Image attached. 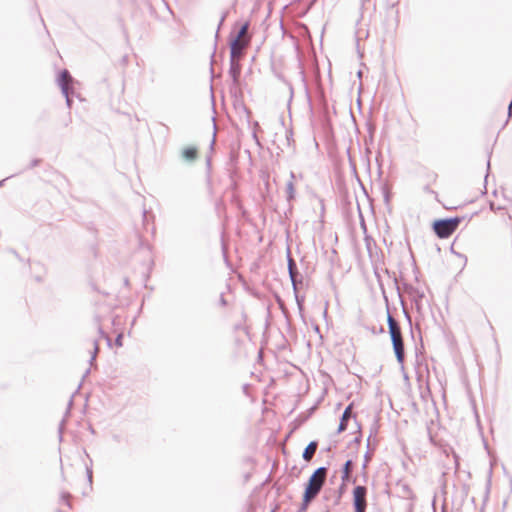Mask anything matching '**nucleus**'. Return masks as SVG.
Instances as JSON below:
<instances>
[{
  "mask_svg": "<svg viewBox=\"0 0 512 512\" xmlns=\"http://www.w3.org/2000/svg\"><path fill=\"white\" fill-rule=\"evenodd\" d=\"M383 294H385L383 292ZM384 299L387 304V325H388V333L390 335L392 348L396 357L397 362L400 364V367L404 368V360H405V349H404V341L402 337L401 327L399 323L394 319L392 314L390 313V309L388 306V298L384 295Z\"/></svg>",
  "mask_w": 512,
  "mask_h": 512,
  "instance_id": "obj_1",
  "label": "nucleus"
},
{
  "mask_svg": "<svg viewBox=\"0 0 512 512\" xmlns=\"http://www.w3.org/2000/svg\"><path fill=\"white\" fill-rule=\"evenodd\" d=\"M367 492L368 489L364 485H356L352 491V504L354 512H366L367 503Z\"/></svg>",
  "mask_w": 512,
  "mask_h": 512,
  "instance_id": "obj_2",
  "label": "nucleus"
},
{
  "mask_svg": "<svg viewBox=\"0 0 512 512\" xmlns=\"http://www.w3.org/2000/svg\"><path fill=\"white\" fill-rule=\"evenodd\" d=\"M56 80L62 95L65 97L67 107L71 108L73 100L70 97L68 83L73 81L72 76L67 69H63L58 73Z\"/></svg>",
  "mask_w": 512,
  "mask_h": 512,
  "instance_id": "obj_3",
  "label": "nucleus"
},
{
  "mask_svg": "<svg viewBox=\"0 0 512 512\" xmlns=\"http://www.w3.org/2000/svg\"><path fill=\"white\" fill-rule=\"evenodd\" d=\"M287 266L293 290L299 289V287L303 285L304 278L303 275L299 272L296 262L292 258L289 249L287 250Z\"/></svg>",
  "mask_w": 512,
  "mask_h": 512,
  "instance_id": "obj_4",
  "label": "nucleus"
},
{
  "mask_svg": "<svg viewBox=\"0 0 512 512\" xmlns=\"http://www.w3.org/2000/svg\"><path fill=\"white\" fill-rule=\"evenodd\" d=\"M432 230L440 239H447L454 233L447 218L435 219L432 222Z\"/></svg>",
  "mask_w": 512,
  "mask_h": 512,
  "instance_id": "obj_5",
  "label": "nucleus"
},
{
  "mask_svg": "<svg viewBox=\"0 0 512 512\" xmlns=\"http://www.w3.org/2000/svg\"><path fill=\"white\" fill-rule=\"evenodd\" d=\"M242 66L239 61L236 59H230V67L228 70V74L232 80L230 91L233 93V90L239 88L240 86V75H241Z\"/></svg>",
  "mask_w": 512,
  "mask_h": 512,
  "instance_id": "obj_6",
  "label": "nucleus"
},
{
  "mask_svg": "<svg viewBox=\"0 0 512 512\" xmlns=\"http://www.w3.org/2000/svg\"><path fill=\"white\" fill-rule=\"evenodd\" d=\"M402 285H403L405 292L409 295L412 302L414 303L416 310L420 311L421 307H422V300L425 296L424 292L420 291L418 288H415L412 285L405 283V282Z\"/></svg>",
  "mask_w": 512,
  "mask_h": 512,
  "instance_id": "obj_7",
  "label": "nucleus"
},
{
  "mask_svg": "<svg viewBox=\"0 0 512 512\" xmlns=\"http://www.w3.org/2000/svg\"><path fill=\"white\" fill-rule=\"evenodd\" d=\"M324 484L325 481L322 478H317L315 476L310 475L307 482L304 484V492H308L309 494L318 496Z\"/></svg>",
  "mask_w": 512,
  "mask_h": 512,
  "instance_id": "obj_8",
  "label": "nucleus"
},
{
  "mask_svg": "<svg viewBox=\"0 0 512 512\" xmlns=\"http://www.w3.org/2000/svg\"><path fill=\"white\" fill-rule=\"evenodd\" d=\"M352 406H353V403H350L345 408L344 412L342 413V416L340 417L338 429H337V434H340V433L346 431L350 419H354L355 423L357 422L356 415L352 412Z\"/></svg>",
  "mask_w": 512,
  "mask_h": 512,
  "instance_id": "obj_9",
  "label": "nucleus"
},
{
  "mask_svg": "<svg viewBox=\"0 0 512 512\" xmlns=\"http://www.w3.org/2000/svg\"><path fill=\"white\" fill-rule=\"evenodd\" d=\"M249 28V22L246 21L243 24H241L237 30H232L229 35V40L233 41V45H236L237 43L241 42V38L246 34Z\"/></svg>",
  "mask_w": 512,
  "mask_h": 512,
  "instance_id": "obj_10",
  "label": "nucleus"
},
{
  "mask_svg": "<svg viewBox=\"0 0 512 512\" xmlns=\"http://www.w3.org/2000/svg\"><path fill=\"white\" fill-rule=\"evenodd\" d=\"M198 158V149L196 146H187L181 150V159L188 163H193Z\"/></svg>",
  "mask_w": 512,
  "mask_h": 512,
  "instance_id": "obj_11",
  "label": "nucleus"
},
{
  "mask_svg": "<svg viewBox=\"0 0 512 512\" xmlns=\"http://www.w3.org/2000/svg\"><path fill=\"white\" fill-rule=\"evenodd\" d=\"M318 448V441L312 440L308 443V445L304 448L302 452V458L305 462H310Z\"/></svg>",
  "mask_w": 512,
  "mask_h": 512,
  "instance_id": "obj_12",
  "label": "nucleus"
},
{
  "mask_svg": "<svg viewBox=\"0 0 512 512\" xmlns=\"http://www.w3.org/2000/svg\"><path fill=\"white\" fill-rule=\"evenodd\" d=\"M290 180L286 184V200L290 203L295 199V186L293 180L295 179L294 172H290Z\"/></svg>",
  "mask_w": 512,
  "mask_h": 512,
  "instance_id": "obj_13",
  "label": "nucleus"
},
{
  "mask_svg": "<svg viewBox=\"0 0 512 512\" xmlns=\"http://www.w3.org/2000/svg\"><path fill=\"white\" fill-rule=\"evenodd\" d=\"M229 50H230V59H236V57H241L243 55V49L241 42L233 45V41L229 40Z\"/></svg>",
  "mask_w": 512,
  "mask_h": 512,
  "instance_id": "obj_14",
  "label": "nucleus"
},
{
  "mask_svg": "<svg viewBox=\"0 0 512 512\" xmlns=\"http://www.w3.org/2000/svg\"><path fill=\"white\" fill-rule=\"evenodd\" d=\"M293 292H294L295 301H296V304H297V308H298L299 314H300L301 318L304 319V302H305V297L299 294V289L293 290Z\"/></svg>",
  "mask_w": 512,
  "mask_h": 512,
  "instance_id": "obj_15",
  "label": "nucleus"
},
{
  "mask_svg": "<svg viewBox=\"0 0 512 512\" xmlns=\"http://www.w3.org/2000/svg\"><path fill=\"white\" fill-rule=\"evenodd\" d=\"M373 452H374V448L367 447V451L364 454V461L362 463V473H363L364 480H366V478H367L366 470H367L369 462L371 461Z\"/></svg>",
  "mask_w": 512,
  "mask_h": 512,
  "instance_id": "obj_16",
  "label": "nucleus"
},
{
  "mask_svg": "<svg viewBox=\"0 0 512 512\" xmlns=\"http://www.w3.org/2000/svg\"><path fill=\"white\" fill-rule=\"evenodd\" d=\"M317 496L309 494L308 492H303L302 495V503L300 504V507L302 509H305L307 511L310 503L316 498Z\"/></svg>",
  "mask_w": 512,
  "mask_h": 512,
  "instance_id": "obj_17",
  "label": "nucleus"
},
{
  "mask_svg": "<svg viewBox=\"0 0 512 512\" xmlns=\"http://www.w3.org/2000/svg\"><path fill=\"white\" fill-rule=\"evenodd\" d=\"M465 216H454V217H447L451 227L453 228V231L455 232L457 228L459 227L460 223L465 219Z\"/></svg>",
  "mask_w": 512,
  "mask_h": 512,
  "instance_id": "obj_18",
  "label": "nucleus"
},
{
  "mask_svg": "<svg viewBox=\"0 0 512 512\" xmlns=\"http://www.w3.org/2000/svg\"><path fill=\"white\" fill-rule=\"evenodd\" d=\"M327 472H328V467L321 466V467H318L317 469H315L311 475L315 476L317 478H322L324 481H326Z\"/></svg>",
  "mask_w": 512,
  "mask_h": 512,
  "instance_id": "obj_19",
  "label": "nucleus"
},
{
  "mask_svg": "<svg viewBox=\"0 0 512 512\" xmlns=\"http://www.w3.org/2000/svg\"><path fill=\"white\" fill-rule=\"evenodd\" d=\"M353 468V460L348 459L341 467V478H346V474L351 473Z\"/></svg>",
  "mask_w": 512,
  "mask_h": 512,
  "instance_id": "obj_20",
  "label": "nucleus"
},
{
  "mask_svg": "<svg viewBox=\"0 0 512 512\" xmlns=\"http://www.w3.org/2000/svg\"><path fill=\"white\" fill-rule=\"evenodd\" d=\"M377 433H378V426H377V422L375 421V423L370 428V433H369V436L367 438V447L368 448L371 445L370 442H371L372 437H375Z\"/></svg>",
  "mask_w": 512,
  "mask_h": 512,
  "instance_id": "obj_21",
  "label": "nucleus"
},
{
  "mask_svg": "<svg viewBox=\"0 0 512 512\" xmlns=\"http://www.w3.org/2000/svg\"><path fill=\"white\" fill-rule=\"evenodd\" d=\"M345 491H346V486L344 484H341L337 489V496L334 500V505H338L340 503L342 495L345 493Z\"/></svg>",
  "mask_w": 512,
  "mask_h": 512,
  "instance_id": "obj_22",
  "label": "nucleus"
},
{
  "mask_svg": "<svg viewBox=\"0 0 512 512\" xmlns=\"http://www.w3.org/2000/svg\"><path fill=\"white\" fill-rule=\"evenodd\" d=\"M93 345H94V351L89 359V363L90 365L93 364V362L96 360V356H97V353L99 351V344H98V341L97 340H94L93 341Z\"/></svg>",
  "mask_w": 512,
  "mask_h": 512,
  "instance_id": "obj_23",
  "label": "nucleus"
},
{
  "mask_svg": "<svg viewBox=\"0 0 512 512\" xmlns=\"http://www.w3.org/2000/svg\"><path fill=\"white\" fill-rule=\"evenodd\" d=\"M358 435L352 440V444L359 445L362 441L361 425L356 422Z\"/></svg>",
  "mask_w": 512,
  "mask_h": 512,
  "instance_id": "obj_24",
  "label": "nucleus"
},
{
  "mask_svg": "<svg viewBox=\"0 0 512 512\" xmlns=\"http://www.w3.org/2000/svg\"><path fill=\"white\" fill-rule=\"evenodd\" d=\"M228 14H229V11L226 10L221 15V18H220V21H219V24H218V28H217V31H216V34H215V38L216 39L219 37V30H220L222 24L224 23L225 19L227 18Z\"/></svg>",
  "mask_w": 512,
  "mask_h": 512,
  "instance_id": "obj_25",
  "label": "nucleus"
},
{
  "mask_svg": "<svg viewBox=\"0 0 512 512\" xmlns=\"http://www.w3.org/2000/svg\"><path fill=\"white\" fill-rule=\"evenodd\" d=\"M70 498H71V494L69 492H62V494H61L62 501H64L66 503V505L71 508L72 505L70 502Z\"/></svg>",
  "mask_w": 512,
  "mask_h": 512,
  "instance_id": "obj_26",
  "label": "nucleus"
},
{
  "mask_svg": "<svg viewBox=\"0 0 512 512\" xmlns=\"http://www.w3.org/2000/svg\"><path fill=\"white\" fill-rule=\"evenodd\" d=\"M65 423H66L65 418H63L61 420V422L59 423L58 434H59V440L60 441H62V439H63V432H64V428H65Z\"/></svg>",
  "mask_w": 512,
  "mask_h": 512,
  "instance_id": "obj_27",
  "label": "nucleus"
},
{
  "mask_svg": "<svg viewBox=\"0 0 512 512\" xmlns=\"http://www.w3.org/2000/svg\"><path fill=\"white\" fill-rule=\"evenodd\" d=\"M341 480H342L341 484H344L345 486L347 483H352V484L356 483V478L352 477L351 473L346 474V478H341Z\"/></svg>",
  "mask_w": 512,
  "mask_h": 512,
  "instance_id": "obj_28",
  "label": "nucleus"
},
{
  "mask_svg": "<svg viewBox=\"0 0 512 512\" xmlns=\"http://www.w3.org/2000/svg\"><path fill=\"white\" fill-rule=\"evenodd\" d=\"M98 331H99L101 337H103L106 340L107 345L111 346V338L104 332V330L102 329L101 326H98Z\"/></svg>",
  "mask_w": 512,
  "mask_h": 512,
  "instance_id": "obj_29",
  "label": "nucleus"
},
{
  "mask_svg": "<svg viewBox=\"0 0 512 512\" xmlns=\"http://www.w3.org/2000/svg\"><path fill=\"white\" fill-rule=\"evenodd\" d=\"M92 473H93L92 467L86 465V475H87V479H88V482H89L91 488H92V479H93Z\"/></svg>",
  "mask_w": 512,
  "mask_h": 512,
  "instance_id": "obj_30",
  "label": "nucleus"
},
{
  "mask_svg": "<svg viewBox=\"0 0 512 512\" xmlns=\"http://www.w3.org/2000/svg\"><path fill=\"white\" fill-rule=\"evenodd\" d=\"M309 418V415H305V414H300L297 418H296V422L298 425H302L303 423H305Z\"/></svg>",
  "mask_w": 512,
  "mask_h": 512,
  "instance_id": "obj_31",
  "label": "nucleus"
},
{
  "mask_svg": "<svg viewBox=\"0 0 512 512\" xmlns=\"http://www.w3.org/2000/svg\"><path fill=\"white\" fill-rule=\"evenodd\" d=\"M114 344L117 346V347H122L123 346V335L122 334H118L114 340Z\"/></svg>",
  "mask_w": 512,
  "mask_h": 512,
  "instance_id": "obj_32",
  "label": "nucleus"
},
{
  "mask_svg": "<svg viewBox=\"0 0 512 512\" xmlns=\"http://www.w3.org/2000/svg\"><path fill=\"white\" fill-rule=\"evenodd\" d=\"M403 492H404V496L407 497V498H410L412 497V491L411 489L409 488L408 485H403Z\"/></svg>",
  "mask_w": 512,
  "mask_h": 512,
  "instance_id": "obj_33",
  "label": "nucleus"
},
{
  "mask_svg": "<svg viewBox=\"0 0 512 512\" xmlns=\"http://www.w3.org/2000/svg\"><path fill=\"white\" fill-rule=\"evenodd\" d=\"M241 108H242L243 112H244V113H245V115H246L247 121H249V119H250V117H251V114H252V113H251V111H250V109H249V108H247L245 105H242V107H241Z\"/></svg>",
  "mask_w": 512,
  "mask_h": 512,
  "instance_id": "obj_34",
  "label": "nucleus"
},
{
  "mask_svg": "<svg viewBox=\"0 0 512 512\" xmlns=\"http://www.w3.org/2000/svg\"><path fill=\"white\" fill-rule=\"evenodd\" d=\"M40 162H41V159H39V158L33 159L29 165V168L37 167L40 164Z\"/></svg>",
  "mask_w": 512,
  "mask_h": 512,
  "instance_id": "obj_35",
  "label": "nucleus"
},
{
  "mask_svg": "<svg viewBox=\"0 0 512 512\" xmlns=\"http://www.w3.org/2000/svg\"><path fill=\"white\" fill-rule=\"evenodd\" d=\"M219 304L221 306H226L227 305V301H226V299H225L223 294L220 295Z\"/></svg>",
  "mask_w": 512,
  "mask_h": 512,
  "instance_id": "obj_36",
  "label": "nucleus"
},
{
  "mask_svg": "<svg viewBox=\"0 0 512 512\" xmlns=\"http://www.w3.org/2000/svg\"><path fill=\"white\" fill-rule=\"evenodd\" d=\"M383 196H384V201L386 203H388L390 201V193L387 190H385Z\"/></svg>",
  "mask_w": 512,
  "mask_h": 512,
  "instance_id": "obj_37",
  "label": "nucleus"
},
{
  "mask_svg": "<svg viewBox=\"0 0 512 512\" xmlns=\"http://www.w3.org/2000/svg\"><path fill=\"white\" fill-rule=\"evenodd\" d=\"M142 217H143V223L145 224L146 222H148V212L144 209L143 212H142Z\"/></svg>",
  "mask_w": 512,
  "mask_h": 512,
  "instance_id": "obj_38",
  "label": "nucleus"
},
{
  "mask_svg": "<svg viewBox=\"0 0 512 512\" xmlns=\"http://www.w3.org/2000/svg\"><path fill=\"white\" fill-rule=\"evenodd\" d=\"M512 118V99L508 105V119Z\"/></svg>",
  "mask_w": 512,
  "mask_h": 512,
  "instance_id": "obj_39",
  "label": "nucleus"
},
{
  "mask_svg": "<svg viewBox=\"0 0 512 512\" xmlns=\"http://www.w3.org/2000/svg\"><path fill=\"white\" fill-rule=\"evenodd\" d=\"M451 252H452V253H454L455 255H457V256H459V257L463 258V259H464V261H465V263L467 262V257H466L465 255H462V254H460V253L455 252V251H454V249H453V247H451Z\"/></svg>",
  "mask_w": 512,
  "mask_h": 512,
  "instance_id": "obj_40",
  "label": "nucleus"
},
{
  "mask_svg": "<svg viewBox=\"0 0 512 512\" xmlns=\"http://www.w3.org/2000/svg\"><path fill=\"white\" fill-rule=\"evenodd\" d=\"M491 155V153L489 154V156ZM489 170H490V157L488 158V161H487V173H486V176H485V180L487 179L488 175H489Z\"/></svg>",
  "mask_w": 512,
  "mask_h": 512,
  "instance_id": "obj_41",
  "label": "nucleus"
},
{
  "mask_svg": "<svg viewBox=\"0 0 512 512\" xmlns=\"http://www.w3.org/2000/svg\"><path fill=\"white\" fill-rule=\"evenodd\" d=\"M489 206H490L491 210H501L502 209V207H500V206L499 207H495V204L493 202H490Z\"/></svg>",
  "mask_w": 512,
  "mask_h": 512,
  "instance_id": "obj_42",
  "label": "nucleus"
},
{
  "mask_svg": "<svg viewBox=\"0 0 512 512\" xmlns=\"http://www.w3.org/2000/svg\"><path fill=\"white\" fill-rule=\"evenodd\" d=\"M315 409H316V406H315V405H314V406H312V407L308 410V412H307V414H306V415H309V417H310V416L314 413Z\"/></svg>",
  "mask_w": 512,
  "mask_h": 512,
  "instance_id": "obj_43",
  "label": "nucleus"
},
{
  "mask_svg": "<svg viewBox=\"0 0 512 512\" xmlns=\"http://www.w3.org/2000/svg\"><path fill=\"white\" fill-rule=\"evenodd\" d=\"M10 252L12 253V255H15L20 261H22L21 257L19 256L16 250L11 249Z\"/></svg>",
  "mask_w": 512,
  "mask_h": 512,
  "instance_id": "obj_44",
  "label": "nucleus"
},
{
  "mask_svg": "<svg viewBox=\"0 0 512 512\" xmlns=\"http://www.w3.org/2000/svg\"><path fill=\"white\" fill-rule=\"evenodd\" d=\"M394 282H395V286H396L397 292H398V294L400 295V288H399V284H398V282H397V278H396V276H395V275H394Z\"/></svg>",
  "mask_w": 512,
  "mask_h": 512,
  "instance_id": "obj_45",
  "label": "nucleus"
},
{
  "mask_svg": "<svg viewBox=\"0 0 512 512\" xmlns=\"http://www.w3.org/2000/svg\"><path fill=\"white\" fill-rule=\"evenodd\" d=\"M72 403H73V400L72 398L70 399L69 403H68V409L66 411V414H69V411H70V407L72 406Z\"/></svg>",
  "mask_w": 512,
  "mask_h": 512,
  "instance_id": "obj_46",
  "label": "nucleus"
},
{
  "mask_svg": "<svg viewBox=\"0 0 512 512\" xmlns=\"http://www.w3.org/2000/svg\"><path fill=\"white\" fill-rule=\"evenodd\" d=\"M90 373V368L86 369L85 373L83 374V379L86 378Z\"/></svg>",
  "mask_w": 512,
  "mask_h": 512,
  "instance_id": "obj_47",
  "label": "nucleus"
},
{
  "mask_svg": "<svg viewBox=\"0 0 512 512\" xmlns=\"http://www.w3.org/2000/svg\"><path fill=\"white\" fill-rule=\"evenodd\" d=\"M424 189H425V191H426V192H428V193H435L433 190H431V189L429 188V186H425V188H424Z\"/></svg>",
  "mask_w": 512,
  "mask_h": 512,
  "instance_id": "obj_48",
  "label": "nucleus"
},
{
  "mask_svg": "<svg viewBox=\"0 0 512 512\" xmlns=\"http://www.w3.org/2000/svg\"><path fill=\"white\" fill-rule=\"evenodd\" d=\"M491 475H492V468H490V470H489L488 486L490 485Z\"/></svg>",
  "mask_w": 512,
  "mask_h": 512,
  "instance_id": "obj_49",
  "label": "nucleus"
},
{
  "mask_svg": "<svg viewBox=\"0 0 512 512\" xmlns=\"http://www.w3.org/2000/svg\"><path fill=\"white\" fill-rule=\"evenodd\" d=\"M206 164H207L208 167H210V165H211V158L210 157H207Z\"/></svg>",
  "mask_w": 512,
  "mask_h": 512,
  "instance_id": "obj_50",
  "label": "nucleus"
},
{
  "mask_svg": "<svg viewBox=\"0 0 512 512\" xmlns=\"http://www.w3.org/2000/svg\"><path fill=\"white\" fill-rule=\"evenodd\" d=\"M10 177H11V176H9V177H7V178H5V179H3V180H0V187H2V186L4 185V182H5L7 179H9Z\"/></svg>",
  "mask_w": 512,
  "mask_h": 512,
  "instance_id": "obj_51",
  "label": "nucleus"
},
{
  "mask_svg": "<svg viewBox=\"0 0 512 512\" xmlns=\"http://www.w3.org/2000/svg\"><path fill=\"white\" fill-rule=\"evenodd\" d=\"M401 370L403 371V377H404V379H405V380H408V375H407V373H405L404 368H403V369L401 368Z\"/></svg>",
  "mask_w": 512,
  "mask_h": 512,
  "instance_id": "obj_52",
  "label": "nucleus"
},
{
  "mask_svg": "<svg viewBox=\"0 0 512 512\" xmlns=\"http://www.w3.org/2000/svg\"><path fill=\"white\" fill-rule=\"evenodd\" d=\"M124 285H125V286H129V279H128V278H125V279H124Z\"/></svg>",
  "mask_w": 512,
  "mask_h": 512,
  "instance_id": "obj_53",
  "label": "nucleus"
},
{
  "mask_svg": "<svg viewBox=\"0 0 512 512\" xmlns=\"http://www.w3.org/2000/svg\"><path fill=\"white\" fill-rule=\"evenodd\" d=\"M314 330H315L317 333H320V328H319V326H318V325H315Z\"/></svg>",
  "mask_w": 512,
  "mask_h": 512,
  "instance_id": "obj_54",
  "label": "nucleus"
},
{
  "mask_svg": "<svg viewBox=\"0 0 512 512\" xmlns=\"http://www.w3.org/2000/svg\"><path fill=\"white\" fill-rule=\"evenodd\" d=\"M89 431L92 433V434H95V430L92 426H89Z\"/></svg>",
  "mask_w": 512,
  "mask_h": 512,
  "instance_id": "obj_55",
  "label": "nucleus"
},
{
  "mask_svg": "<svg viewBox=\"0 0 512 512\" xmlns=\"http://www.w3.org/2000/svg\"><path fill=\"white\" fill-rule=\"evenodd\" d=\"M296 512H306L305 509H302V507H299L298 510Z\"/></svg>",
  "mask_w": 512,
  "mask_h": 512,
  "instance_id": "obj_56",
  "label": "nucleus"
},
{
  "mask_svg": "<svg viewBox=\"0 0 512 512\" xmlns=\"http://www.w3.org/2000/svg\"><path fill=\"white\" fill-rule=\"evenodd\" d=\"M369 1H370V0H361V2H362V7H364L365 3H366V2H369Z\"/></svg>",
  "mask_w": 512,
  "mask_h": 512,
  "instance_id": "obj_57",
  "label": "nucleus"
},
{
  "mask_svg": "<svg viewBox=\"0 0 512 512\" xmlns=\"http://www.w3.org/2000/svg\"><path fill=\"white\" fill-rule=\"evenodd\" d=\"M223 254H224V258L225 260L227 261V255H226V252H225V248L223 247Z\"/></svg>",
  "mask_w": 512,
  "mask_h": 512,
  "instance_id": "obj_58",
  "label": "nucleus"
},
{
  "mask_svg": "<svg viewBox=\"0 0 512 512\" xmlns=\"http://www.w3.org/2000/svg\"><path fill=\"white\" fill-rule=\"evenodd\" d=\"M214 141H215V140L213 139V140H212V142H211V144H210V148H211V149H213V147H214Z\"/></svg>",
  "mask_w": 512,
  "mask_h": 512,
  "instance_id": "obj_59",
  "label": "nucleus"
},
{
  "mask_svg": "<svg viewBox=\"0 0 512 512\" xmlns=\"http://www.w3.org/2000/svg\"><path fill=\"white\" fill-rule=\"evenodd\" d=\"M379 332H380V333H383V332H384V328H383V327H380Z\"/></svg>",
  "mask_w": 512,
  "mask_h": 512,
  "instance_id": "obj_60",
  "label": "nucleus"
},
{
  "mask_svg": "<svg viewBox=\"0 0 512 512\" xmlns=\"http://www.w3.org/2000/svg\"><path fill=\"white\" fill-rule=\"evenodd\" d=\"M254 126H255V127H258V126H259L258 122H255V123H254Z\"/></svg>",
  "mask_w": 512,
  "mask_h": 512,
  "instance_id": "obj_61",
  "label": "nucleus"
},
{
  "mask_svg": "<svg viewBox=\"0 0 512 512\" xmlns=\"http://www.w3.org/2000/svg\"><path fill=\"white\" fill-rule=\"evenodd\" d=\"M441 512H445V508L444 507H442V511Z\"/></svg>",
  "mask_w": 512,
  "mask_h": 512,
  "instance_id": "obj_62",
  "label": "nucleus"
},
{
  "mask_svg": "<svg viewBox=\"0 0 512 512\" xmlns=\"http://www.w3.org/2000/svg\"><path fill=\"white\" fill-rule=\"evenodd\" d=\"M271 512H275V510H272Z\"/></svg>",
  "mask_w": 512,
  "mask_h": 512,
  "instance_id": "obj_63",
  "label": "nucleus"
}]
</instances>
